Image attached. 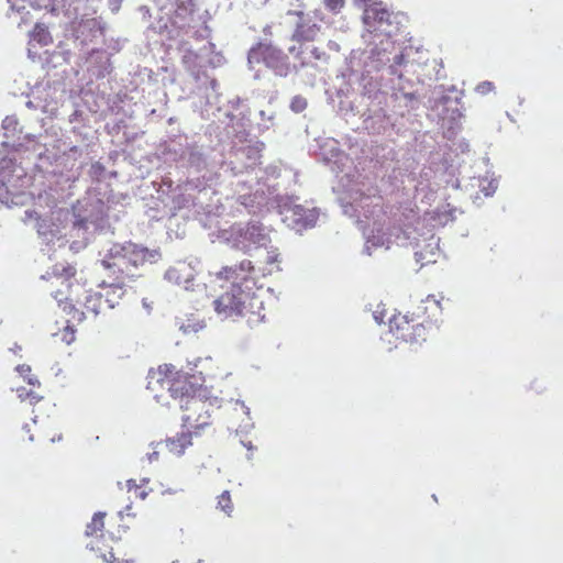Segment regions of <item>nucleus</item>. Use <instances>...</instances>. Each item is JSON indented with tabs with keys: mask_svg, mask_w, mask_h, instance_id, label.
<instances>
[{
	"mask_svg": "<svg viewBox=\"0 0 563 563\" xmlns=\"http://www.w3.org/2000/svg\"><path fill=\"white\" fill-rule=\"evenodd\" d=\"M75 276L76 268L74 266L59 267L56 265L52 273L42 277L47 282L45 289L51 292L58 307L68 316L66 325L53 333L66 344L75 341V325L80 324L87 318V313L96 317L104 305L113 308L115 302L110 296L117 295V298H120L124 294L121 285L112 283L104 287V292H93L86 289L85 285L79 283Z\"/></svg>",
	"mask_w": 563,
	"mask_h": 563,
	"instance_id": "nucleus-1",
	"label": "nucleus"
},
{
	"mask_svg": "<svg viewBox=\"0 0 563 563\" xmlns=\"http://www.w3.org/2000/svg\"><path fill=\"white\" fill-rule=\"evenodd\" d=\"M255 267L250 260H243L239 264L222 266L218 272L210 273L211 283H217L221 288L224 283L230 287L213 300V308L222 318H244L249 323L262 321L263 301L247 286L253 282Z\"/></svg>",
	"mask_w": 563,
	"mask_h": 563,
	"instance_id": "nucleus-2",
	"label": "nucleus"
},
{
	"mask_svg": "<svg viewBox=\"0 0 563 563\" xmlns=\"http://www.w3.org/2000/svg\"><path fill=\"white\" fill-rule=\"evenodd\" d=\"M147 389L158 396L166 390L179 404L202 393L200 378L194 374L177 369L173 364H163L152 368L147 375Z\"/></svg>",
	"mask_w": 563,
	"mask_h": 563,
	"instance_id": "nucleus-3",
	"label": "nucleus"
},
{
	"mask_svg": "<svg viewBox=\"0 0 563 563\" xmlns=\"http://www.w3.org/2000/svg\"><path fill=\"white\" fill-rule=\"evenodd\" d=\"M153 257L154 254L146 247L139 246L134 243H126L111 249L108 257L102 261V264L115 276L117 282L112 284L121 285L123 288L126 279L135 277L136 268Z\"/></svg>",
	"mask_w": 563,
	"mask_h": 563,
	"instance_id": "nucleus-4",
	"label": "nucleus"
},
{
	"mask_svg": "<svg viewBox=\"0 0 563 563\" xmlns=\"http://www.w3.org/2000/svg\"><path fill=\"white\" fill-rule=\"evenodd\" d=\"M427 306H418L417 311L409 313H397L389 320V330L393 335L404 342L426 341L427 328L431 324V320L423 317Z\"/></svg>",
	"mask_w": 563,
	"mask_h": 563,
	"instance_id": "nucleus-5",
	"label": "nucleus"
},
{
	"mask_svg": "<svg viewBox=\"0 0 563 563\" xmlns=\"http://www.w3.org/2000/svg\"><path fill=\"white\" fill-rule=\"evenodd\" d=\"M180 409L183 411L181 426L192 431L195 437L200 435L203 430L211 427L213 404L202 393L187 398L185 401L183 400Z\"/></svg>",
	"mask_w": 563,
	"mask_h": 563,
	"instance_id": "nucleus-6",
	"label": "nucleus"
},
{
	"mask_svg": "<svg viewBox=\"0 0 563 563\" xmlns=\"http://www.w3.org/2000/svg\"><path fill=\"white\" fill-rule=\"evenodd\" d=\"M247 59L250 64H264L279 76H286L289 70L287 55L271 43H257L250 49Z\"/></svg>",
	"mask_w": 563,
	"mask_h": 563,
	"instance_id": "nucleus-7",
	"label": "nucleus"
},
{
	"mask_svg": "<svg viewBox=\"0 0 563 563\" xmlns=\"http://www.w3.org/2000/svg\"><path fill=\"white\" fill-rule=\"evenodd\" d=\"M393 18H396L382 1L366 5L363 12V23L371 33H380L393 36L397 26H393Z\"/></svg>",
	"mask_w": 563,
	"mask_h": 563,
	"instance_id": "nucleus-8",
	"label": "nucleus"
},
{
	"mask_svg": "<svg viewBox=\"0 0 563 563\" xmlns=\"http://www.w3.org/2000/svg\"><path fill=\"white\" fill-rule=\"evenodd\" d=\"M15 393L21 402L32 407V420L34 423L51 416L54 406L35 389L20 386L15 389Z\"/></svg>",
	"mask_w": 563,
	"mask_h": 563,
	"instance_id": "nucleus-9",
	"label": "nucleus"
},
{
	"mask_svg": "<svg viewBox=\"0 0 563 563\" xmlns=\"http://www.w3.org/2000/svg\"><path fill=\"white\" fill-rule=\"evenodd\" d=\"M165 277L168 282L190 290L194 288L196 272L189 263L178 262L166 272Z\"/></svg>",
	"mask_w": 563,
	"mask_h": 563,
	"instance_id": "nucleus-10",
	"label": "nucleus"
},
{
	"mask_svg": "<svg viewBox=\"0 0 563 563\" xmlns=\"http://www.w3.org/2000/svg\"><path fill=\"white\" fill-rule=\"evenodd\" d=\"M195 433L190 430L176 433L174 437L167 438L157 445H164L167 452L174 456H181L185 451L192 445V437Z\"/></svg>",
	"mask_w": 563,
	"mask_h": 563,
	"instance_id": "nucleus-11",
	"label": "nucleus"
},
{
	"mask_svg": "<svg viewBox=\"0 0 563 563\" xmlns=\"http://www.w3.org/2000/svg\"><path fill=\"white\" fill-rule=\"evenodd\" d=\"M87 548L95 552L98 558L107 563H114L115 556L112 552V548L108 544L107 540L103 538H89L87 543Z\"/></svg>",
	"mask_w": 563,
	"mask_h": 563,
	"instance_id": "nucleus-12",
	"label": "nucleus"
},
{
	"mask_svg": "<svg viewBox=\"0 0 563 563\" xmlns=\"http://www.w3.org/2000/svg\"><path fill=\"white\" fill-rule=\"evenodd\" d=\"M319 32L320 26L317 23L302 21L297 24L292 40L297 42H312L317 40Z\"/></svg>",
	"mask_w": 563,
	"mask_h": 563,
	"instance_id": "nucleus-13",
	"label": "nucleus"
},
{
	"mask_svg": "<svg viewBox=\"0 0 563 563\" xmlns=\"http://www.w3.org/2000/svg\"><path fill=\"white\" fill-rule=\"evenodd\" d=\"M104 518L106 512H96L91 519V521L86 527V537L87 538H103L106 536L104 532Z\"/></svg>",
	"mask_w": 563,
	"mask_h": 563,
	"instance_id": "nucleus-14",
	"label": "nucleus"
},
{
	"mask_svg": "<svg viewBox=\"0 0 563 563\" xmlns=\"http://www.w3.org/2000/svg\"><path fill=\"white\" fill-rule=\"evenodd\" d=\"M33 41L37 42L41 46H47L53 43V37L43 24H36L32 31Z\"/></svg>",
	"mask_w": 563,
	"mask_h": 563,
	"instance_id": "nucleus-15",
	"label": "nucleus"
},
{
	"mask_svg": "<svg viewBox=\"0 0 563 563\" xmlns=\"http://www.w3.org/2000/svg\"><path fill=\"white\" fill-rule=\"evenodd\" d=\"M143 484H137L134 479H129L126 482L128 490L134 495L135 498H140L144 500L150 490L146 488L145 484L148 483V479H143Z\"/></svg>",
	"mask_w": 563,
	"mask_h": 563,
	"instance_id": "nucleus-16",
	"label": "nucleus"
},
{
	"mask_svg": "<svg viewBox=\"0 0 563 563\" xmlns=\"http://www.w3.org/2000/svg\"><path fill=\"white\" fill-rule=\"evenodd\" d=\"M218 507L223 510L227 515H231L233 511V503L230 496V493L228 490H224L219 497H218Z\"/></svg>",
	"mask_w": 563,
	"mask_h": 563,
	"instance_id": "nucleus-17",
	"label": "nucleus"
},
{
	"mask_svg": "<svg viewBox=\"0 0 563 563\" xmlns=\"http://www.w3.org/2000/svg\"><path fill=\"white\" fill-rule=\"evenodd\" d=\"M308 106V102L306 100V98L301 97V96H296L292 98L291 100V103H290V108L292 111L295 112H302Z\"/></svg>",
	"mask_w": 563,
	"mask_h": 563,
	"instance_id": "nucleus-18",
	"label": "nucleus"
},
{
	"mask_svg": "<svg viewBox=\"0 0 563 563\" xmlns=\"http://www.w3.org/2000/svg\"><path fill=\"white\" fill-rule=\"evenodd\" d=\"M324 4L330 11L338 13L344 7V0H324Z\"/></svg>",
	"mask_w": 563,
	"mask_h": 563,
	"instance_id": "nucleus-19",
	"label": "nucleus"
},
{
	"mask_svg": "<svg viewBox=\"0 0 563 563\" xmlns=\"http://www.w3.org/2000/svg\"><path fill=\"white\" fill-rule=\"evenodd\" d=\"M494 88L495 87H494L493 82H490V81H483L479 85H477L476 91L482 93V95H486V93H489L490 91H493Z\"/></svg>",
	"mask_w": 563,
	"mask_h": 563,
	"instance_id": "nucleus-20",
	"label": "nucleus"
},
{
	"mask_svg": "<svg viewBox=\"0 0 563 563\" xmlns=\"http://www.w3.org/2000/svg\"><path fill=\"white\" fill-rule=\"evenodd\" d=\"M24 378L27 382V384L31 386L30 389H34L35 387L40 388L41 384H40L38 379L31 373L27 374L26 377H24Z\"/></svg>",
	"mask_w": 563,
	"mask_h": 563,
	"instance_id": "nucleus-21",
	"label": "nucleus"
},
{
	"mask_svg": "<svg viewBox=\"0 0 563 563\" xmlns=\"http://www.w3.org/2000/svg\"><path fill=\"white\" fill-rule=\"evenodd\" d=\"M146 459H147V461H148L150 463H153V462H155V461H158V459H159V451H158V450H156V448H154L152 452H148V453L146 454Z\"/></svg>",
	"mask_w": 563,
	"mask_h": 563,
	"instance_id": "nucleus-22",
	"label": "nucleus"
},
{
	"mask_svg": "<svg viewBox=\"0 0 563 563\" xmlns=\"http://www.w3.org/2000/svg\"><path fill=\"white\" fill-rule=\"evenodd\" d=\"M18 371L21 373L23 377H26V375L31 373V368L25 365L19 366Z\"/></svg>",
	"mask_w": 563,
	"mask_h": 563,
	"instance_id": "nucleus-23",
	"label": "nucleus"
},
{
	"mask_svg": "<svg viewBox=\"0 0 563 563\" xmlns=\"http://www.w3.org/2000/svg\"><path fill=\"white\" fill-rule=\"evenodd\" d=\"M92 168L96 169L97 173H102L104 170L103 166L100 163L93 164Z\"/></svg>",
	"mask_w": 563,
	"mask_h": 563,
	"instance_id": "nucleus-24",
	"label": "nucleus"
},
{
	"mask_svg": "<svg viewBox=\"0 0 563 563\" xmlns=\"http://www.w3.org/2000/svg\"><path fill=\"white\" fill-rule=\"evenodd\" d=\"M432 307L434 311H439L441 309L440 303L437 300H432Z\"/></svg>",
	"mask_w": 563,
	"mask_h": 563,
	"instance_id": "nucleus-25",
	"label": "nucleus"
},
{
	"mask_svg": "<svg viewBox=\"0 0 563 563\" xmlns=\"http://www.w3.org/2000/svg\"><path fill=\"white\" fill-rule=\"evenodd\" d=\"M191 55H192L194 57H197V55H196V54L189 53L188 55H185V56H184V59H183V60H184V63H187V62H188V59L191 57Z\"/></svg>",
	"mask_w": 563,
	"mask_h": 563,
	"instance_id": "nucleus-26",
	"label": "nucleus"
},
{
	"mask_svg": "<svg viewBox=\"0 0 563 563\" xmlns=\"http://www.w3.org/2000/svg\"><path fill=\"white\" fill-rule=\"evenodd\" d=\"M289 13H290V14H295V15H297V16H299V18H302V15H303V13H302V12H300V11H289Z\"/></svg>",
	"mask_w": 563,
	"mask_h": 563,
	"instance_id": "nucleus-27",
	"label": "nucleus"
},
{
	"mask_svg": "<svg viewBox=\"0 0 563 563\" xmlns=\"http://www.w3.org/2000/svg\"><path fill=\"white\" fill-rule=\"evenodd\" d=\"M12 7H16L20 0H8Z\"/></svg>",
	"mask_w": 563,
	"mask_h": 563,
	"instance_id": "nucleus-28",
	"label": "nucleus"
},
{
	"mask_svg": "<svg viewBox=\"0 0 563 563\" xmlns=\"http://www.w3.org/2000/svg\"><path fill=\"white\" fill-rule=\"evenodd\" d=\"M107 532L109 533V536L111 537V539H113V538H118V539H120V538H121L120 536H115V534H114L113 532H111V531H107Z\"/></svg>",
	"mask_w": 563,
	"mask_h": 563,
	"instance_id": "nucleus-29",
	"label": "nucleus"
},
{
	"mask_svg": "<svg viewBox=\"0 0 563 563\" xmlns=\"http://www.w3.org/2000/svg\"><path fill=\"white\" fill-rule=\"evenodd\" d=\"M431 300L429 298L426 299L424 303H429Z\"/></svg>",
	"mask_w": 563,
	"mask_h": 563,
	"instance_id": "nucleus-30",
	"label": "nucleus"
}]
</instances>
